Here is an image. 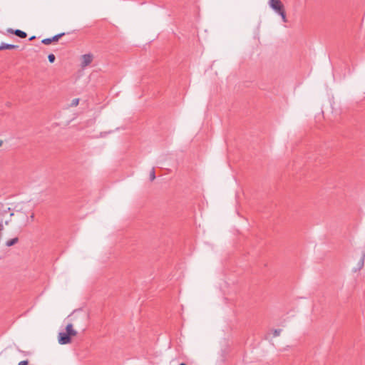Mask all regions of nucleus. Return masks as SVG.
<instances>
[{"label": "nucleus", "instance_id": "nucleus-18", "mask_svg": "<svg viewBox=\"0 0 365 365\" xmlns=\"http://www.w3.org/2000/svg\"><path fill=\"white\" fill-rule=\"evenodd\" d=\"M4 229V226L2 224H0V231H1Z\"/></svg>", "mask_w": 365, "mask_h": 365}, {"label": "nucleus", "instance_id": "nucleus-7", "mask_svg": "<svg viewBox=\"0 0 365 365\" xmlns=\"http://www.w3.org/2000/svg\"><path fill=\"white\" fill-rule=\"evenodd\" d=\"M15 35L21 38H25L27 36V34L20 29H15Z\"/></svg>", "mask_w": 365, "mask_h": 365}, {"label": "nucleus", "instance_id": "nucleus-9", "mask_svg": "<svg viewBox=\"0 0 365 365\" xmlns=\"http://www.w3.org/2000/svg\"><path fill=\"white\" fill-rule=\"evenodd\" d=\"M18 241H19V238L18 237H14L13 239H11V240L6 241V245L7 247H11V246L14 245L16 243H17Z\"/></svg>", "mask_w": 365, "mask_h": 365}, {"label": "nucleus", "instance_id": "nucleus-10", "mask_svg": "<svg viewBox=\"0 0 365 365\" xmlns=\"http://www.w3.org/2000/svg\"><path fill=\"white\" fill-rule=\"evenodd\" d=\"M155 179V168H153L150 173V181H153Z\"/></svg>", "mask_w": 365, "mask_h": 365}, {"label": "nucleus", "instance_id": "nucleus-14", "mask_svg": "<svg viewBox=\"0 0 365 365\" xmlns=\"http://www.w3.org/2000/svg\"><path fill=\"white\" fill-rule=\"evenodd\" d=\"M29 360H24L20 361L18 365H29Z\"/></svg>", "mask_w": 365, "mask_h": 365}, {"label": "nucleus", "instance_id": "nucleus-6", "mask_svg": "<svg viewBox=\"0 0 365 365\" xmlns=\"http://www.w3.org/2000/svg\"><path fill=\"white\" fill-rule=\"evenodd\" d=\"M19 46L14 44H9L6 43H1L0 45V50L4 49H16L18 48Z\"/></svg>", "mask_w": 365, "mask_h": 365}, {"label": "nucleus", "instance_id": "nucleus-17", "mask_svg": "<svg viewBox=\"0 0 365 365\" xmlns=\"http://www.w3.org/2000/svg\"><path fill=\"white\" fill-rule=\"evenodd\" d=\"M35 38H36V36H31V37H30V38H29V41H32V40H34Z\"/></svg>", "mask_w": 365, "mask_h": 365}, {"label": "nucleus", "instance_id": "nucleus-4", "mask_svg": "<svg viewBox=\"0 0 365 365\" xmlns=\"http://www.w3.org/2000/svg\"><path fill=\"white\" fill-rule=\"evenodd\" d=\"M81 66L86 67L88 66L93 61V55L91 53L83 54L81 56Z\"/></svg>", "mask_w": 365, "mask_h": 365}, {"label": "nucleus", "instance_id": "nucleus-1", "mask_svg": "<svg viewBox=\"0 0 365 365\" xmlns=\"http://www.w3.org/2000/svg\"><path fill=\"white\" fill-rule=\"evenodd\" d=\"M77 335V331L73 329V324L69 323L66 327V332H60L58 336V342L61 344L71 343V337Z\"/></svg>", "mask_w": 365, "mask_h": 365}, {"label": "nucleus", "instance_id": "nucleus-20", "mask_svg": "<svg viewBox=\"0 0 365 365\" xmlns=\"http://www.w3.org/2000/svg\"><path fill=\"white\" fill-rule=\"evenodd\" d=\"M3 142L2 140H0V146L2 145Z\"/></svg>", "mask_w": 365, "mask_h": 365}, {"label": "nucleus", "instance_id": "nucleus-16", "mask_svg": "<svg viewBox=\"0 0 365 365\" xmlns=\"http://www.w3.org/2000/svg\"><path fill=\"white\" fill-rule=\"evenodd\" d=\"M30 219H31V220H34V214H32V215L30 216Z\"/></svg>", "mask_w": 365, "mask_h": 365}, {"label": "nucleus", "instance_id": "nucleus-5", "mask_svg": "<svg viewBox=\"0 0 365 365\" xmlns=\"http://www.w3.org/2000/svg\"><path fill=\"white\" fill-rule=\"evenodd\" d=\"M364 260H365V252H362L361 258L359 259V260L357 263V267H354L353 269L354 272H356L363 268L364 264Z\"/></svg>", "mask_w": 365, "mask_h": 365}, {"label": "nucleus", "instance_id": "nucleus-19", "mask_svg": "<svg viewBox=\"0 0 365 365\" xmlns=\"http://www.w3.org/2000/svg\"><path fill=\"white\" fill-rule=\"evenodd\" d=\"M180 365H187V364L185 363H181V364H180Z\"/></svg>", "mask_w": 365, "mask_h": 365}, {"label": "nucleus", "instance_id": "nucleus-3", "mask_svg": "<svg viewBox=\"0 0 365 365\" xmlns=\"http://www.w3.org/2000/svg\"><path fill=\"white\" fill-rule=\"evenodd\" d=\"M64 35H65V33L58 34L53 36V37L43 38L41 41V43L44 45H49L53 42L58 41Z\"/></svg>", "mask_w": 365, "mask_h": 365}, {"label": "nucleus", "instance_id": "nucleus-13", "mask_svg": "<svg viewBox=\"0 0 365 365\" xmlns=\"http://www.w3.org/2000/svg\"><path fill=\"white\" fill-rule=\"evenodd\" d=\"M79 99L78 98H74L73 99L71 106H76L78 105Z\"/></svg>", "mask_w": 365, "mask_h": 365}, {"label": "nucleus", "instance_id": "nucleus-2", "mask_svg": "<svg viewBox=\"0 0 365 365\" xmlns=\"http://www.w3.org/2000/svg\"><path fill=\"white\" fill-rule=\"evenodd\" d=\"M269 6L270 8L277 13L284 8L283 4L280 0H269Z\"/></svg>", "mask_w": 365, "mask_h": 365}, {"label": "nucleus", "instance_id": "nucleus-8", "mask_svg": "<svg viewBox=\"0 0 365 365\" xmlns=\"http://www.w3.org/2000/svg\"><path fill=\"white\" fill-rule=\"evenodd\" d=\"M276 14L279 15L282 17V21L286 23L287 22V16H286V12L284 10V8L279 11H277Z\"/></svg>", "mask_w": 365, "mask_h": 365}, {"label": "nucleus", "instance_id": "nucleus-12", "mask_svg": "<svg viewBox=\"0 0 365 365\" xmlns=\"http://www.w3.org/2000/svg\"><path fill=\"white\" fill-rule=\"evenodd\" d=\"M282 331V330L281 329H274L273 330V336H274V337H277V336H279V334H281Z\"/></svg>", "mask_w": 365, "mask_h": 365}, {"label": "nucleus", "instance_id": "nucleus-11", "mask_svg": "<svg viewBox=\"0 0 365 365\" xmlns=\"http://www.w3.org/2000/svg\"><path fill=\"white\" fill-rule=\"evenodd\" d=\"M48 60L50 63H53L56 60V56L53 53H50L48 56Z\"/></svg>", "mask_w": 365, "mask_h": 365}, {"label": "nucleus", "instance_id": "nucleus-15", "mask_svg": "<svg viewBox=\"0 0 365 365\" xmlns=\"http://www.w3.org/2000/svg\"><path fill=\"white\" fill-rule=\"evenodd\" d=\"M7 32L9 33V34H15V29H7Z\"/></svg>", "mask_w": 365, "mask_h": 365}]
</instances>
